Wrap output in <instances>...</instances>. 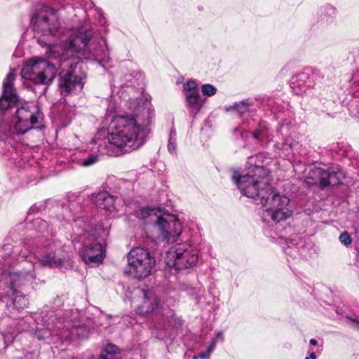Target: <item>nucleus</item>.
<instances>
[{
  "label": "nucleus",
  "mask_w": 359,
  "mask_h": 359,
  "mask_svg": "<svg viewBox=\"0 0 359 359\" xmlns=\"http://www.w3.org/2000/svg\"><path fill=\"white\" fill-rule=\"evenodd\" d=\"M140 102L130 98L127 104L133 114L117 115L111 121L107 130H98L90 143L91 151L117 156L141 147L151 132L154 110L150 103L140 105Z\"/></svg>",
  "instance_id": "1"
},
{
  "label": "nucleus",
  "mask_w": 359,
  "mask_h": 359,
  "mask_svg": "<svg viewBox=\"0 0 359 359\" xmlns=\"http://www.w3.org/2000/svg\"><path fill=\"white\" fill-rule=\"evenodd\" d=\"M90 32L83 29H71L67 31L68 36L65 42V50L74 56V53L83 50L88 54V59L97 61L104 67V62L109 61V54L107 42L104 39L90 40Z\"/></svg>",
  "instance_id": "2"
},
{
  "label": "nucleus",
  "mask_w": 359,
  "mask_h": 359,
  "mask_svg": "<svg viewBox=\"0 0 359 359\" xmlns=\"http://www.w3.org/2000/svg\"><path fill=\"white\" fill-rule=\"evenodd\" d=\"M233 180L243 195L253 198L256 203L266 196L271 189L268 170L261 165L250 168L246 173L235 172Z\"/></svg>",
  "instance_id": "3"
},
{
  "label": "nucleus",
  "mask_w": 359,
  "mask_h": 359,
  "mask_svg": "<svg viewBox=\"0 0 359 359\" xmlns=\"http://www.w3.org/2000/svg\"><path fill=\"white\" fill-rule=\"evenodd\" d=\"M50 48V57L49 59L53 60H57L58 66L62 69L65 67H70V70L65 73H60V79L59 81V88L62 95H67L72 93L81 92L83 89L85 79V74L83 73H77V63H74V66L72 60L73 58L72 54H69L65 51V49L62 52L57 53L55 48Z\"/></svg>",
  "instance_id": "4"
},
{
  "label": "nucleus",
  "mask_w": 359,
  "mask_h": 359,
  "mask_svg": "<svg viewBox=\"0 0 359 359\" xmlns=\"http://www.w3.org/2000/svg\"><path fill=\"white\" fill-rule=\"evenodd\" d=\"M33 24V29L35 33V37L37 38L39 43L41 46H47L46 54L50 57V48H55L57 53L62 52L65 48V43L63 47L58 46H51V41L46 38L58 36L60 32V22L57 15L52 12L43 11L38 13L32 18Z\"/></svg>",
  "instance_id": "5"
},
{
  "label": "nucleus",
  "mask_w": 359,
  "mask_h": 359,
  "mask_svg": "<svg viewBox=\"0 0 359 359\" xmlns=\"http://www.w3.org/2000/svg\"><path fill=\"white\" fill-rule=\"evenodd\" d=\"M263 208L262 220L269 223L270 221L279 222L292 215V211L289 208L290 200L287 197L275 193L273 187L266 196H262L257 202Z\"/></svg>",
  "instance_id": "6"
},
{
  "label": "nucleus",
  "mask_w": 359,
  "mask_h": 359,
  "mask_svg": "<svg viewBox=\"0 0 359 359\" xmlns=\"http://www.w3.org/2000/svg\"><path fill=\"white\" fill-rule=\"evenodd\" d=\"M48 61L39 57L30 59L22 69L21 74L24 79L29 80L35 84H50L56 74L57 60L50 59Z\"/></svg>",
  "instance_id": "7"
},
{
  "label": "nucleus",
  "mask_w": 359,
  "mask_h": 359,
  "mask_svg": "<svg viewBox=\"0 0 359 359\" xmlns=\"http://www.w3.org/2000/svg\"><path fill=\"white\" fill-rule=\"evenodd\" d=\"M128 265L125 273L129 277L142 280L148 277L156 265V260L147 250L134 248L127 255Z\"/></svg>",
  "instance_id": "8"
},
{
  "label": "nucleus",
  "mask_w": 359,
  "mask_h": 359,
  "mask_svg": "<svg viewBox=\"0 0 359 359\" xmlns=\"http://www.w3.org/2000/svg\"><path fill=\"white\" fill-rule=\"evenodd\" d=\"M94 235L88 233L76 236L73 239V245L79 252L83 262L89 266H96L102 262L104 252L102 244L95 241Z\"/></svg>",
  "instance_id": "9"
},
{
  "label": "nucleus",
  "mask_w": 359,
  "mask_h": 359,
  "mask_svg": "<svg viewBox=\"0 0 359 359\" xmlns=\"http://www.w3.org/2000/svg\"><path fill=\"white\" fill-rule=\"evenodd\" d=\"M165 262L169 267L178 270L195 266L198 259L197 250L187 243H178L171 247L166 252Z\"/></svg>",
  "instance_id": "10"
},
{
  "label": "nucleus",
  "mask_w": 359,
  "mask_h": 359,
  "mask_svg": "<svg viewBox=\"0 0 359 359\" xmlns=\"http://www.w3.org/2000/svg\"><path fill=\"white\" fill-rule=\"evenodd\" d=\"M16 116L18 121L14 128L6 134L7 137H13L14 134L23 135L32 128H39L36 125L43 119L38 106L34 103H26L19 107L16 111Z\"/></svg>",
  "instance_id": "11"
},
{
  "label": "nucleus",
  "mask_w": 359,
  "mask_h": 359,
  "mask_svg": "<svg viewBox=\"0 0 359 359\" xmlns=\"http://www.w3.org/2000/svg\"><path fill=\"white\" fill-rule=\"evenodd\" d=\"M30 262L32 264L28 269L20 272L10 273L6 276V283L10 285L6 292L12 293L14 295L13 305L18 311L23 310L29 304L28 299L20 292L16 290L15 287L20 286L25 283L32 282L35 279L34 261L30 259Z\"/></svg>",
  "instance_id": "12"
},
{
  "label": "nucleus",
  "mask_w": 359,
  "mask_h": 359,
  "mask_svg": "<svg viewBox=\"0 0 359 359\" xmlns=\"http://www.w3.org/2000/svg\"><path fill=\"white\" fill-rule=\"evenodd\" d=\"M159 238L167 243L177 241L178 237L182 232V222L175 215L162 213L155 224Z\"/></svg>",
  "instance_id": "13"
},
{
  "label": "nucleus",
  "mask_w": 359,
  "mask_h": 359,
  "mask_svg": "<svg viewBox=\"0 0 359 359\" xmlns=\"http://www.w3.org/2000/svg\"><path fill=\"white\" fill-rule=\"evenodd\" d=\"M48 248L46 250L37 248L36 251L33 249L31 252L34 253V259L38 260L39 265L43 267H57L61 266L65 259L62 253L65 251L64 246H62L59 242H53L52 244L48 243L43 246Z\"/></svg>",
  "instance_id": "14"
},
{
  "label": "nucleus",
  "mask_w": 359,
  "mask_h": 359,
  "mask_svg": "<svg viewBox=\"0 0 359 359\" xmlns=\"http://www.w3.org/2000/svg\"><path fill=\"white\" fill-rule=\"evenodd\" d=\"M14 74L11 72L3 83V93L0 97V110H6L13 106L18 101V96L13 88Z\"/></svg>",
  "instance_id": "15"
},
{
  "label": "nucleus",
  "mask_w": 359,
  "mask_h": 359,
  "mask_svg": "<svg viewBox=\"0 0 359 359\" xmlns=\"http://www.w3.org/2000/svg\"><path fill=\"white\" fill-rule=\"evenodd\" d=\"M143 296L142 304L137 308V313L147 315L156 311L159 305V300L151 290H139Z\"/></svg>",
  "instance_id": "16"
},
{
  "label": "nucleus",
  "mask_w": 359,
  "mask_h": 359,
  "mask_svg": "<svg viewBox=\"0 0 359 359\" xmlns=\"http://www.w3.org/2000/svg\"><path fill=\"white\" fill-rule=\"evenodd\" d=\"M92 201L99 208L105 210L109 215L115 210L114 197L106 191L93 194Z\"/></svg>",
  "instance_id": "17"
},
{
  "label": "nucleus",
  "mask_w": 359,
  "mask_h": 359,
  "mask_svg": "<svg viewBox=\"0 0 359 359\" xmlns=\"http://www.w3.org/2000/svg\"><path fill=\"white\" fill-rule=\"evenodd\" d=\"M325 170L317 167H309L305 177V182L309 185H318L323 187V181L325 180Z\"/></svg>",
  "instance_id": "18"
},
{
  "label": "nucleus",
  "mask_w": 359,
  "mask_h": 359,
  "mask_svg": "<svg viewBox=\"0 0 359 359\" xmlns=\"http://www.w3.org/2000/svg\"><path fill=\"white\" fill-rule=\"evenodd\" d=\"M325 180L323 181V187L328 185L334 186L341 183L344 178V174L341 170L335 168H330L325 170Z\"/></svg>",
  "instance_id": "19"
},
{
  "label": "nucleus",
  "mask_w": 359,
  "mask_h": 359,
  "mask_svg": "<svg viewBox=\"0 0 359 359\" xmlns=\"http://www.w3.org/2000/svg\"><path fill=\"white\" fill-rule=\"evenodd\" d=\"M162 212L159 209L144 207L137 212V217L145 220L148 223H156V220L161 215Z\"/></svg>",
  "instance_id": "20"
},
{
  "label": "nucleus",
  "mask_w": 359,
  "mask_h": 359,
  "mask_svg": "<svg viewBox=\"0 0 359 359\" xmlns=\"http://www.w3.org/2000/svg\"><path fill=\"white\" fill-rule=\"evenodd\" d=\"M21 338H16V339H11L8 346V353L11 354L15 359L24 358V348Z\"/></svg>",
  "instance_id": "21"
},
{
  "label": "nucleus",
  "mask_w": 359,
  "mask_h": 359,
  "mask_svg": "<svg viewBox=\"0 0 359 359\" xmlns=\"http://www.w3.org/2000/svg\"><path fill=\"white\" fill-rule=\"evenodd\" d=\"M185 98L186 103L189 107L198 109L201 107L202 102L198 90L187 93Z\"/></svg>",
  "instance_id": "22"
},
{
  "label": "nucleus",
  "mask_w": 359,
  "mask_h": 359,
  "mask_svg": "<svg viewBox=\"0 0 359 359\" xmlns=\"http://www.w3.org/2000/svg\"><path fill=\"white\" fill-rule=\"evenodd\" d=\"M316 73V71L306 69L298 75V80L304 82L307 88H313L315 85L313 79Z\"/></svg>",
  "instance_id": "23"
},
{
  "label": "nucleus",
  "mask_w": 359,
  "mask_h": 359,
  "mask_svg": "<svg viewBox=\"0 0 359 359\" xmlns=\"http://www.w3.org/2000/svg\"><path fill=\"white\" fill-rule=\"evenodd\" d=\"M120 352L119 348L113 344H107L101 352L102 359H111L113 356Z\"/></svg>",
  "instance_id": "24"
},
{
  "label": "nucleus",
  "mask_w": 359,
  "mask_h": 359,
  "mask_svg": "<svg viewBox=\"0 0 359 359\" xmlns=\"http://www.w3.org/2000/svg\"><path fill=\"white\" fill-rule=\"evenodd\" d=\"M217 340L214 339L208 344L205 351H201L198 354L193 355V359H210V355L215 349Z\"/></svg>",
  "instance_id": "25"
},
{
  "label": "nucleus",
  "mask_w": 359,
  "mask_h": 359,
  "mask_svg": "<svg viewBox=\"0 0 359 359\" xmlns=\"http://www.w3.org/2000/svg\"><path fill=\"white\" fill-rule=\"evenodd\" d=\"M250 104L247 100H243L239 103L235 104L233 106H231L227 108L228 111L234 109L239 115H242L247 112L249 109Z\"/></svg>",
  "instance_id": "26"
},
{
  "label": "nucleus",
  "mask_w": 359,
  "mask_h": 359,
  "mask_svg": "<svg viewBox=\"0 0 359 359\" xmlns=\"http://www.w3.org/2000/svg\"><path fill=\"white\" fill-rule=\"evenodd\" d=\"M309 344V350L316 349V351L320 352L323 350V340H317L315 338H311Z\"/></svg>",
  "instance_id": "27"
},
{
  "label": "nucleus",
  "mask_w": 359,
  "mask_h": 359,
  "mask_svg": "<svg viewBox=\"0 0 359 359\" xmlns=\"http://www.w3.org/2000/svg\"><path fill=\"white\" fill-rule=\"evenodd\" d=\"M252 137L259 140L263 141L265 138H266V128L265 126H260L259 129H257L255 132L252 133Z\"/></svg>",
  "instance_id": "28"
},
{
  "label": "nucleus",
  "mask_w": 359,
  "mask_h": 359,
  "mask_svg": "<svg viewBox=\"0 0 359 359\" xmlns=\"http://www.w3.org/2000/svg\"><path fill=\"white\" fill-rule=\"evenodd\" d=\"M11 339H16V338H0V354L8 353V346Z\"/></svg>",
  "instance_id": "29"
},
{
  "label": "nucleus",
  "mask_w": 359,
  "mask_h": 359,
  "mask_svg": "<svg viewBox=\"0 0 359 359\" xmlns=\"http://www.w3.org/2000/svg\"><path fill=\"white\" fill-rule=\"evenodd\" d=\"M201 91L204 95L212 96L217 93V89L211 84H205L202 86Z\"/></svg>",
  "instance_id": "30"
},
{
  "label": "nucleus",
  "mask_w": 359,
  "mask_h": 359,
  "mask_svg": "<svg viewBox=\"0 0 359 359\" xmlns=\"http://www.w3.org/2000/svg\"><path fill=\"white\" fill-rule=\"evenodd\" d=\"M183 90L187 93L198 90L195 81L189 80L183 85Z\"/></svg>",
  "instance_id": "31"
},
{
  "label": "nucleus",
  "mask_w": 359,
  "mask_h": 359,
  "mask_svg": "<svg viewBox=\"0 0 359 359\" xmlns=\"http://www.w3.org/2000/svg\"><path fill=\"white\" fill-rule=\"evenodd\" d=\"M346 320L351 328L359 330V316H346Z\"/></svg>",
  "instance_id": "32"
},
{
  "label": "nucleus",
  "mask_w": 359,
  "mask_h": 359,
  "mask_svg": "<svg viewBox=\"0 0 359 359\" xmlns=\"http://www.w3.org/2000/svg\"><path fill=\"white\" fill-rule=\"evenodd\" d=\"M339 241L346 246H348V245L351 244V238L349 234L346 232L341 233V235L339 236Z\"/></svg>",
  "instance_id": "33"
},
{
  "label": "nucleus",
  "mask_w": 359,
  "mask_h": 359,
  "mask_svg": "<svg viewBox=\"0 0 359 359\" xmlns=\"http://www.w3.org/2000/svg\"><path fill=\"white\" fill-rule=\"evenodd\" d=\"M175 133H173V134H172V133H170V139H169V142H168V150L172 154L175 152V149H176L175 140L173 138V136H175Z\"/></svg>",
  "instance_id": "34"
},
{
  "label": "nucleus",
  "mask_w": 359,
  "mask_h": 359,
  "mask_svg": "<svg viewBox=\"0 0 359 359\" xmlns=\"http://www.w3.org/2000/svg\"><path fill=\"white\" fill-rule=\"evenodd\" d=\"M324 11L329 16H334L336 14V8L332 5H327L324 7Z\"/></svg>",
  "instance_id": "35"
},
{
  "label": "nucleus",
  "mask_w": 359,
  "mask_h": 359,
  "mask_svg": "<svg viewBox=\"0 0 359 359\" xmlns=\"http://www.w3.org/2000/svg\"><path fill=\"white\" fill-rule=\"evenodd\" d=\"M97 157L96 156H91L88 157V158L83 160V165L84 166H89L93 164L95 162L97 161Z\"/></svg>",
  "instance_id": "36"
},
{
  "label": "nucleus",
  "mask_w": 359,
  "mask_h": 359,
  "mask_svg": "<svg viewBox=\"0 0 359 359\" xmlns=\"http://www.w3.org/2000/svg\"><path fill=\"white\" fill-rule=\"evenodd\" d=\"M39 358V353L36 351H32L24 353V358L25 359H37Z\"/></svg>",
  "instance_id": "37"
},
{
  "label": "nucleus",
  "mask_w": 359,
  "mask_h": 359,
  "mask_svg": "<svg viewBox=\"0 0 359 359\" xmlns=\"http://www.w3.org/2000/svg\"><path fill=\"white\" fill-rule=\"evenodd\" d=\"M23 329L22 328H20V327H14V328H9L8 330V334H17V332H21V331Z\"/></svg>",
  "instance_id": "38"
},
{
  "label": "nucleus",
  "mask_w": 359,
  "mask_h": 359,
  "mask_svg": "<svg viewBox=\"0 0 359 359\" xmlns=\"http://www.w3.org/2000/svg\"><path fill=\"white\" fill-rule=\"evenodd\" d=\"M316 349H311V350H309L308 349V353H309V358L311 359H316V353H318L317 351H316Z\"/></svg>",
  "instance_id": "39"
},
{
  "label": "nucleus",
  "mask_w": 359,
  "mask_h": 359,
  "mask_svg": "<svg viewBox=\"0 0 359 359\" xmlns=\"http://www.w3.org/2000/svg\"><path fill=\"white\" fill-rule=\"evenodd\" d=\"M126 88L133 90V89L130 88L129 86H122L121 89L118 91V94L120 95V97L123 96V91L124 88Z\"/></svg>",
  "instance_id": "40"
},
{
  "label": "nucleus",
  "mask_w": 359,
  "mask_h": 359,
  "mask_svg": "<svg viewBox=\"0 0 359 359\" xmlns=\"http://www.w3.org/2000/svg\"><path fill=\"white\" fill-rule=\"evenodd\" d=\"M87 359H102L101 358V353L97 356L95 357L94 355H90Z\"/></svg>",
  "instance_id": "41"
},
{
  "label": "nucleus",
  "mask_w": 359,
  "mask_h": 359,
  "mask_svg": "<svg viewBox=\"0 0 359 359\" xmlns=\"http://www.w3.org/2000/svg\"><path fill=\"white\" fill-rule=\"evenodd\" d=\"M165 325L164 323H158V325L155 326L156 329H162L164 327Z\"/></svg>",
  "instance_id": "42"
},
{
  "label": "nucleus",
  "mask_w": 359,
  "mask_h": 359,
  "mask_svg": "<svg viewBox=\"0 0 359 359\" xmlns=\"http://www.w3.org/2000/svg\"><path fill=\"white\" fill-rule=\"evenodd\" d=\"M22 257H23L25 258H27L29 256L27 255L25 253H22Z\"/></svg>",
  "instance_id": "43"
},
{
  "label": "nucleus",
  "mask_w": 359,
  "mask_h": 359,
  "mask_svg": "<svg viewBox=\"0 0 359 359\" xmlns=\"http://www.w3.org/2000/svg\"><path fill=\"white\" fill-rule=\"evenodd\" d=\"M222 335V332H218L217 334V337H219Z\"/></svg>",
  "instance_id": "44"
},
{
  "label": "nucleus",
  "mask_w": 359,
  "mask_h": 359,
  "mask_svg": "<svg viewBox=\"0 0 359 359\" xmlns=\"http://www.w3.org/2000/svg\"><path fill=\"white\" fill-rule=\"evenodd\" d=\"M74 326H78V327H79V326H80V325H79V324H76V323H75V324H74Z\"/></svg>",
  "instance_id": "45"
},
{
  "label": "nucleus",
  "mask_w": 359,
  "mask_h": 359,
  "mask_svg": "<svg viewBox=\"0 0 359 359\" xmlns=\"http://www.w3.org/2000/svg\"><path fill=\"white\" fill-rule=\"evenodd\" d=\"M305 359H311L309 357H306Z\"/></svg>",
  "instance_id": "46"
}]
</instances>
